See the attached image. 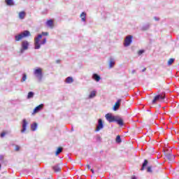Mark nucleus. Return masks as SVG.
Instances as JSON below:
<instances>
[{"label":"nucleus","instance_id":"nucleus-7","mask_svg":"<svg viewBox=\"0 0 179 179\" xmlns=\"http://www.w3.org/2000/svg\"><path fill=\"white\" fill-rule=\"evenodd\" d=\"M104 128V125L103 124V120L99 119L98 125L96 126V131H100V129H103Z\"/></svg>","mask_w":179,"mask_h":179},{"label":"nucleus","instance_id":"nucleus-36","mask_svg":"<svg viewBox=\"0 0 179 179\" xmlns=\"http://www.w3.org/2000/svg\"><path fill=\"white\" fill-rule=\"evenodd\" d=\"M87 169H90V165L87 164Z\"/></svg>","mask_w":179,"mask_h":179},{"label":"nucleus","instance_id":"nucleus-26","mask_svg":"<svg viewBox=\"0 0 179 179\" xmlns=\"http://www.w3.org/2000/svg\"><path fill=\"white\" fill-rule=\"evenodd\" d=\"M34 96V93L33 92H29L27 95V99H31Z\"/></svg>","mask_w":179,"mask_h":179},{"label":"nucleus","instance_id":"nucleus-11","mask_svg":"<svg viewBox=\"0 0 179 179\" xmlns=\"http://www.w3.org/2000/svg\"><path fill=\"white\" fill-rule=\"evenodd\" d=\"M22 48L23 50L29 49V42L27 41H24L22 42Z\"/></svg>","mask_w":179,"mask_h":179},{"label":"nucleus","instance_id":"nucleus-30","mask_svg":"<svg viewBox=\"0 0 179 179\" xmlns=\"http://www.w3.org/2000/svg\"><path fill=\"white\" fill-rule=\"evenodd\" d=\"M26 79H27V75H26V73H24L22 79V82H24Z\"/></svg>","mask_w":179,"mask_h":179},{"label":"nucleus","instance_id":"nucleus-42","mask_svg":"<svg viewBox=\"0 0 179 179\" xmlns=\"http://www.w3.org/2000/svg\"><path fill=\"white\" fill-rule=\"evenodd\" d=\"M0 169H1V164H0Z\"/></svg>","mask_w":179,"mask_h":179},{"label":"nucleus","instance_id":"nucleus-23","mask_svg":"<svg viewBox=\"0 0 179 179\" xmlns=\"http://www.w3.org/2000/svg\"><path fill=\"white\" fill-rule=\"evenodd\" d=\"M62 150H63L62 147H59L55 152L56 156H58L59 155V153H61L62 152Z\"/></svg>","mask_w":179,"mask_h":179},{"label":"nucleus","instance_id":"nucleus-8","mask_svg":"<svg viewBox=\"0 0 179 179\" xmlns=\"http://www.w3.org/2000/svg\"><path fill=\"white\" fill-rule=\"evenodd\" d=\"M52 169L55 171V173H59L62 170V168L61 167V165H59V164L53 166L52 167Z\"/></svg>","mask_w":179,"mask_h":179},{"label":"nucleus","instance_id":"nucleus-15","mask_svg":"<svg viewBox=\"0 0 179 179\" xmlns=\"http://www.w3.org/2000/svg\"><path fill=\"white\" fill-rule=\"evenodd\" d=\"M46 24H47V26H48V27H50V29H52L54 27V20H48L46 22Z\"/></svg>","mask_w":179,"mask_h":179},{"label":"nucleus","instance_id":"nucleus-6","mask_svg":"<svg viewBox=\"0 0 179 179\" xmlns=\"http://www.w3.org/2000/svg\"><path fill=\"white\" fill-rule=\"evenodd\" d=\"M105 117L108 122H115L117 116H113V114H111V113H107L105 115Z\"/></svg>","mask_w":179,"mask_h":179},{"label":"nucleus","instance_id":"nucleus-22","mask_svg":"<svg viewBox=\"0 0 179 179\" xmlns=\"http://www.w3.org/2000/svg\"><path fill=\"white\" fill-rule=\"evenodd\" d=\"M66 83H73V78L72 77H67L66 78Z\"/></svg>","mask_w":179,"mask_h":179},{"label":"nucleus","instance_id":"nucleus-9","mask_svg":"<svg viewBox=\"0 0 179 179\" xmlns=\"http://www.w3.org/2000/svg\"><path fill=\"white\" fill-rule=\"evenodd\" d=\"M121 101H122V99H120L115 102V103L113 106L114 111H117V110H118L120 108V106L121 105Z\"/></svg>","mask_w":179,"mask_h":179},{"label":"nucleus","instance_id":"nucleus-37","mask_svg":"<svg viewBox=\"0 0 179 179\" xmlns=\"http://www.w3.org/2000/svg\"><path fill=\"white\" fill-rule=\"evenodd\" d=\"M59 62H61V60H57V64H59Z\"/></svg>","mask_w":179,"mask_h":179},{"label":"nucleus","instance_id":"nucleus-18","mask_svg":"<svg viewBox=\"0 0 179 179\" xmlns=\"http://www.w3.org/2000/svg\"><path fill=\"white\" fill-rule=\"evenodd\" d=\"M5 2L8 6H13L15 5L13 0H5Z\"/></svg>","mask_w":179,"mask_h":179},{"label":"nucleus","instance_id":"nucleus-28","mask_svg":"<svg viewBox=\"0 0 179 179\" xmlns=\"http://www.w3.org/2000/svg\"><path fill=\"white\" fill-rule=\"evenodd\" d=\"M175 60L176 59H173V58L169 59V61H168V65H169V66L172 65Z\"/></svg>","mask_w":179,"mask_h":179},{"label":"nucleus","instance_id":"nucleus-13","mask_svg":"<svg viewBox=\"0 0 179 179\" xmlns=\"http://www.w3.org/2000/svg\"><path fill=\"white\" fill-rule=\"evenodd\" d=\"M27 127V120H26V119H24L23 124H22V129L21 130L22 134L26 132Z\"/></svg>","mask_w":179,"mask_h":179},{"label":"nucleus","instance_id":"nucleus-12","mask_svg":"<svg viewBox=\"0 0 179 179\" xmlns=\"http://www.w3.org/2000/svg\"><path fill=\"white\" fill-rule=\"evenodd\" d=\"M43 107H44V104H40L39 106H36L34 109V111L32 113V114H36V113H38V111H40Z\"/></svg>","mask_w":179,"mask_h":179},{"label":"nucleus","instance_id":"nucleus-19","mask_svg":"<svg viewBox=\"0 0 179 179\" xmlns=\"http://www.w3.org/2000/svg\"><path fill=\"white\" fill-rule=\"evenodd\" d=\"M80 17H81L82 22H86V13L83 12L80 14Z\"/></svg>","mask_w":179,"mask_h":179},{"label":"nucleus","instance_id":"nucleus-29","mask_svg":"<svg viewBox=\"0 0 179 179\" xmlns=\"http://www.w3.org/2000/svg\"><path fill=\"white\" fill-rule=\"evenodd\" d=\"M116 142H117V143H121V136H117Z\"/></svg>","mask_w":179,"mask_h":179},{"label":"nucleus","instance_id":"nucleus-31","mask_svg":"<svg viewBox=\"0 0 179 179\" xmlns=\"http://www.w3.org/2000/svg\"><path fill=\"white\" fill-rule=\"evenodd\" d=\"M143 52H145V50H141L138 52V55H142V54H143Z\"/></svg>","mask_w":179,"mask_h":179},{"label":"nucleus","instance_id":"nucleus-4","mask_svg":"<svg viewBox=\"0 0 179 179\" xmlns=\"http://www.w3.org/2000/svg\"><path fill=\"white\" fill-rule=\"evenodd\" d=\"M132 38H134V36H132V35H129L126 36L124 42V47H129V45H131V43H132Z\"/></svg>","mask_w":179,"mask_h":179},{"label":"nucleus","instance_id":"nucleus-21","mask_svg":"<svg viewBox=\"0 0 179 179\" xmlns=\"http://www.w3.org/2000/svg\"><path fill=\"white\" fill-rule=\"evenodd\" d=\"M93 79H94V80H96V82H100L101 78L99 77V75H97L96 73H95V74L93 75Z\"/></svg>","mask_w":179,"mask_h":179},{"label":"nucleus","instance_id":"nucleus-41","mask_svg":"<svg viewBox=\"0 0 179 179\" xmlns=\"http://www.w3.org/2000/svg\"><path fill=\"white\" fill-rule=\"evenodd\" d=\"M135 72V71H133V73H134Z\"/></svg>","mask_w":179,"mask_h":179},{"label":"nucleus","instance_id":"nucleus-20","mask_svg":"<svg viewBox=\"0 0 179 179\" xmlns=\"http://www.w3.org/2000/svg\"><path fill=\"white\" fill-rule=\"evenodd\" d=\"M114 65H115V62H114L113 59H110L109 61V68L111 69V68L114 67Z\"/></svg>","mask_w":179,"mask_h":179},{"label":"nucleus","instance_id":"nucleus-2","mask_svg":"<svg viewBox=\"0 0 179 179\" xmlns=\"http://www.w3.org/2000/svg\"><path fill=\"white\" fill-rule=\"evenodd\" d=\"M30 36H31L30 31H24L23 32H21L20 34H17L15 36V41H20L21 40L26 38V37H30Z\"/></svg>","mask_w":179,"mask_h":179},{"label":"nucleus","instance_id":"nucleus-25","mask_svg":"<svg viewBox=\"0 0 179 179\" xmlns=\"http://www.w3.org/2000/svg\"><path fill=\"white\" fill-rule=\"evenodd\" d=\"M31 131H36L37 129V123H34L31 125Z\"/></svg>","mask_w":179,"mask_h":179},{"label":"nucleus","instance_id":"nucleus-1","mask_svg":"<svg viewBox=\"0 0 179 179\" xmlns=\"http://www.w3.org/2000/svg\"><path fill=\"white\" fill-rule=\"evenodd\" d=\"M43 36H48V32H42L34 38L35 50H40L41 45H44V44L47 43V38H43V41L40 42V40L43 38Z\"/></svg>","mask_w":179,"mask_h":179},{"label":"nucleus","instance_id":"nucleus-32","mask_svg":"<svg viewBox=\"0 0 179 179\" xmlns=\"http://www.w3.org/2000/svg\"><path fill=\"white\" fill-rule=\"evenodd\" d=\"M19 150H20V147L19 145H16L15 146V151L19 152Z\"/></svg>","mask_w":179,"mask_h":179},{"label":"nucleus","instance_id":"nucleus-17","mask_svg":"<svg viewBox=\"0 0 179 179\" xmlns=\"http://www.w3.org/2000/svg\"><path fill=\"white\" fill-rule=\"evenodd\" d=\"M148 163H149L148 159H145L144 162L143 163L142 167L141 169V171H143V170H145V169L146 168V166H148Z\"/></svg>","mask_w":179,"mask_h":179},{"label":"nucleus","instance_id":"nucleus-16","mask_svg":"<svg viewBox=\"0 0 179 179\" xmlns=\"http://www.w3.org/2000/svg\"><path fill=\"white\" fill-rule=\"evenodd\" d=\"M19 18L21 20L24 19V17H26V12L24 11H21L18 14Z\"/></svg>","mask_w":179,"mask_h":179},{"label":"nucleus","instance_id":"nucleus-10","mask_svg":"<svg viewBox=\"0 0 179 179\" xmlns=\"http://www.w3.org/2000/svg\"><path fill=\"white\" fill-rule=\"evenodd\" d=\"M165 159L166 160H169V162H173V160H174L175 157L174 155L170 154V153H166L165 154Z\"/></svg>","mask_w":179,"mask_h":179},{"label":"nucleus","instance_id":"nucleus-38","mask_svg":"<svg viewBox=\"0 0 179 179\" xmlns=\"http://www.w3.org/2000/svg\"><path fill=\"white\" fill-rule=\"evenodd\" d=\"M92 173H94V170L91 169Z\"/></svg>","mask_w":179,"mask_h":179},{"label":"nucleus","instance_id":"nucleus-35","mask_svg":"<svg viewBox=\"0 0 179 179\" xmlns=\"http://www.w3.org/2000/svg\"><path fill=\"white\" fill-rule=\"evenodd\" d=\"M146 71V68H144L143 70H142V72H145Z\"/></svg>","mask_w":179,"mask_h":179},{"label":"nucleus","instance_id":"nucleus-14","mask_svg":"<svg viewBox=\"0 0 179 179\" xmlns=\"http://www.w3.org/2000/svg\"><path fill=\"white\" fill-rule=\"evenodd\" d=\"M115 122H117L118 125H120V127H122V125H124V120L121 118H118V117H116Z\"/></svg>","mask_w":179,"mask_h":179},{"label":"nucleus","instance_id":"nucleus-5","mask_svg":"<svg viewBox=\"0 0 179 179\" xmlns=\"http://www.w3.org/2000/svg\"><path fill=\"white\" fill-rule=\"evenodd\" d=\"M35 76H36V78H38V79L40 80H41V79H43V69L38 68L35 69L34 72Z\"/></svg>","mask_w":179,"mask_h":179},{"label":"nucleus","instance_id":"nucleus-40","mask_svg":"<svg viewBox=\"0 0 179 179\" xmlns=\"http://www.w3.org/2000/svg\"><path fill=\"white\" fill-rule=\"evenodd\" d=\"M155 171H159V169H156Z\"/></svg>","mask_w":179,"mask_h":179},{"label":"nucleus","instance_id":"nucleus-3","mask_svg":"<svg viewBox=\"0 0 179 179\" xmlns=\"http://www.w3.org/2000/svg\"><path fill=\"white\" fill-rule=\"evenodd\" d=\"M166 98V93L163 92L161 94H158L154 97L152 100V104H155L156 101H162Z\"/></svg>","mask_w":179,"mask_h":179},{"label":"nucleus","instance_id":"nucleus-34","mask_svg":"<svg viewBox=\"0 0 179 179\" xmlns=\"http://www.w3.org/2000/svg\"><path fill=\"white\" fill-rule=\"evenodd\" d=\"M0 160H3V155H0Z\"/></svg>","mask_w":179,"mask_h":179},{"label":"nucleus","instance_id":"nucleus-33","mask_svg":"<svg viewBox=\"0 0 179 179\" xmlns=\"http://www.w3.org/2000/svg\"><path fill=\"white\" fill-rule=\"evenodd\" d=\"M5 135H6V132H2V133L0 134V136H1V138H3V136H5Z\"/></svg>","mask_w":179,"mask_h":179},{"label":"nucleus","instance_id":"nucleus-24","mask_svg":"<svg viewBox=\"0 0 179 179\" xmlns=\"http://www.w3.org/2000/svg\"><path fill=\"white\" fill-rule=\"evenodd\" d=\"M93 97H96V91L91 92L90 94L89 95V99H93Z\"/></svg>","mask_w":179,"mask_h":179},{"label":"nucleus","instance_id":"nucleus-39","mask_svg":"<svg viewBox=\"0 0 179 179\" xmlns=\"http://www.w3.org/2000/svg\"><path fill=\"white\" fill-rule=\"evenodd\" d=\"M131 179H136V178L135 176H133Z\"/></svg>","mask_w":179,"mask_h":179},{"label":"nucleus","instance_id":"nucleus-27","mask_svg":"<svg viewBox=\"0 0 179 179\" xmlns=\"http://www.w3.org/2000/svg\"><path fill=\"white\" fill-rule=\"evenodd\" d=\"M147 173H153V168L152 166H148L147 168Z\"/></svg>","mask_w":179,"mask_h":179}]
</instances>
